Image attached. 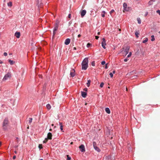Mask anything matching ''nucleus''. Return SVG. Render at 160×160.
Here are the masks:
<instances>
[{
	"instance_id": "f257e3e1",
	"label": "nucleus",
	"mask_w": 160,
	"mask_h": 160,
	"mask_svg": "<svg viewBox=\"0 0 160 160\" xmlns=\"http://www.w3.org/2000/svg\"><path fill=\"white\" fill-rule=\"evenodd\" d=\"M88 58H85L83 60L82 63V70H86L88 67Z\"/></svg>"
},
{
	"instance_id": "f03ea898",
	"label": "nucleus",
	"mask_w": 160,
	"mask_h": 160,
	"mask_svg": "<svg viewBox=\"0 0 160 160\" xmlns=\"http://www.w3.org/2000/svg\"><path fill=\"white\" fill-rule=\"evenodd\" d=\"M8 124V121L7 118H5L3 122L2 127L3 129H6L7 128V126Z\"/></svg>"
},
{
	"instance_id": "7ed1b4c3",
	"label": "nucleus",
	"mask_w": 160,
	"mask_h": 160,
	"mask_svg": "<svg viewBox=\"0 0 160 160\" xmlns=\"http://www.w3.org/2000/svg\"><path fill=\"white\" fill-rule=\"evenodd\" d=\"M11 77V74L10 72H8L5 75L3 79V80H6L8 78H10Z\"/></svg>"
},
{
	"instance_id": "20e7f679",
	"label": "nucleus",
	"mask_w": 160,
	"mask_h": 160,
	"mask_svg": "<svg viewBox=\"0 0 160 160\" xmlns=\"http://www.w3.org/2000/svg\"><path fill=\"white\" fill-rule=\"evenodd\" d=\"M79 148L80 149V151L82 152H85V149L84 146L82 144L79 147Z\"/></svg>"
},
{
	"instance_id": "39448f33",
	"label": "nucleus",
	"mask_w": 160,
	"mask_h": 160,
	"mask_svg": "<svg viewBox=\"0 0 160 160\" xmlns=\"http://www.w3.org/2000/svg\"><path fill=\"white\" fill-rule=\"evenodd\" d=\"M58 25L57 24H56L53 30V36L55 35L56 33V32L57 31L58 28Z\"/></svg>"
},
{
	"instance_id": "423d86ee",
	"label": "nucleus",
	"mask_w": 160,
	"mask_h": 160,
	"mask_svg": "<svg viewBox=\"0 0 160 160\" xmlns=\"http://www.w3.org/2000/svg\"><path fill=\"white\" fill-rule=\"evenodd\" d=\"M106 45V40L105 39L103 38H102V46L103 48H106V47L105 46Z\"/></svg>"
},
{
	"instance_id": "0eeeda50",
	"label": "nucleus",
	"mask_w": 160,
	"mask_h": 160,
	"mask_svg": "<svg viewBox=\"0 0 160 160\" xmlns=\"http://www.w3.org/2000/svg\"><path fill=\"white\" fill-rule=\"evenodd\" d=\"M93 145L95 150L98 152H100V150L99 148L96 146V143L95 142H93Z\"/></svg>"
},
{
	"instance_id": "6e6552de",
	"label": "nucleus",
	"mask_w": 160,
	"mask_h": 160,
	"mask_svg": "<svg viewBox=\"0 0 160 160\" xmlns=\"http://www.w3.org/2000/svg\"><path fill=\"white\" fill-rule=\"evenodd\" d=\"M75 70L74 69H72L71 71L70 75L72 77H73L75 76Z\"/></svg>"
},
{
	"instance_id": "1a4fd4ad",
	"label": "nucleus",
	"mask_w": 160,
	"mask_h": 160,
	"mask_svg": "<svg viewBox=\"0 0 160 160\" xmlns=\"http://www.w3.org/2000/svg\"><path fill=\"white\" fill-rule=\"evenodd\" d=\"M127 4L126 3H124L123 4V7L124 8V10L127 11H128V8H127Z\"/></svg>"
},
{
	"instance_id": "9d476101",
	"label": "nucleus",
	"mask_w": 160,
	"mask_h": 160,
	"mask_svg": "<svg viewBox=\"0 0 160 160\" xmlns=\"http://www.w3.org/2000/svg\"><path fill=\"white\" fill-rule=\"evenodd\" d=\"M70 42V39L69 38H67L65 40L64 44L66 45L69 44Z\"/></svg>"
},
{
	"instance_id": "9b49d317",
	"label": "nucleus",
	"mask_w": 160,
	"mask_h": 160,
	"mask_svg": "<svg viewBox=\"0 0 160 160\" xmlns=\"http://www.w3.org/2000/svg\"><path fill=\"white\" fill-rule=\"evenodd\" d=\"M86 11L85 10H82L81 12V15L82 17H83L86 14Z\"/></svg>"
},
{
	"instance_id": "f8f14e48",
	"label": "nucleus",
	"mask_w": 160,
	"mask_h": 160,
	"mask_svg": "<svg viewBox=\"0 0 160 160\" xmlns=\"http://www.w3.org/2000/svg\"><path fill=\"white\" fill-rule=\"evenodd\" d=\"M52 133L51 132H48L47 135V138L48 139H52Z\"/></svg>"
},
{
	"instance_id": "ddd939ff",
	"label": "nucleus",
	"mask_w": 160,
	"mask_h": 160,
	"mask_svg": "<svg viewBox=\"0 0 160 160\" xmlns=\"http://www.w3.org/2000/svg\"><path fill=\"white\" fill-rule=\"evenodd\" d=\"M81 93L82 96V97H83V98H84L86 97V96H87L86 92L81 91Z\"/></svg>"
},
{
	"instance_id": "4468645a",
	"label": "nucleus",
	"mask_w": 160,
	"mask_h": 160,
	"mask_svg": "<svg viewBox=\"0 0 160 160\" xmlns=\"http://www.w3.org/2000/svg\"><path fill=\"white\" fill-rule=\"evenodd\" d=\"M15 36L18 38H19L20 36V33L19 32H17L15 34Z\"/></svg>"
},
{
	"instance_id": "2eb2a0df",
	"label": "nucleus",
	"mask_w": 160,
	"mask_h": 160,
	"mask_svg": "<svg viewBox=\"0 0 160 160\" xmlns=\"http://www.w3.org/2000/svg\"><path fill=\"white\" fill-rule=\"evenodd\" d=\"M129 46H127L126 47V48L125 50V52H126V55L129 52Z\"/></svg>"
},
{
	"instance_id": "dca6fc26",
	"label": "nucleus",
	"mask_w": 160,
	"mask_h": 160,
	"mask_svg": "<svg viewBox=\"0 0 160 160\" xmlns=\"http://www.w3.org/2000/svg\"><path fill=\"white\" fill-rule=\"evenodd\" d=\"M105 111L108 114H110V110L108 108H105Z\"/></svg>"
},
{
	"instance_id": "f3484780",
	"label": "nucleus",
	"mask_w": 160,
	"mask_h": 160,
	"mask_svg": "<svg viewBox=\"0 0 160 160\" xmlns=\"http://www.w3.org/2000/svg\"><path fill=\"white\" fill-rule=\"evenodd\" d=\"M155 0H150V1L148 2V4L149 5H152L153 4V2H155Z\"/></svg>"
},
{
	"instance_id": "a211bd4d",
	"label": "nucleus",
	"mask_w": 160,
	"mask_h": 160,
	"mask_svg": "<svg viewBox=\"0 0 160 160\" xmlns=\"http://www.w3.org/2000/svg\"><path fill=\"white\" fill-rule=\"evenodd\" d=\"M59 125L60 126V129L61 131L63 130V126L62 124V123L59 122Z\"/></svg>"
},
{
	"instance_id": "6ab92c4d",
	"label": "nucleus",
	"mask_w": 160,
	"mask_h": 160,
	"mask_svg": "<svg viewBox=\"0 0 160 160\" xmlns=\"http://www.w3.org/2000/svg\"><path fill=\"white\" fill-rule=\"evenodd\" d=\"M8 61L10 64L11 65L13 64L14 63V62L11 60H8Z\"/></svg>"
},
{
	"instance_id": "aec40b11",
	"label": "nucleus",
	"mask_w": 160,
	"mask_h": 160,
	"mask_svg": "<svg viewBox=\"0 0 160 160\" xmlns=\"http://www.w3.org/2000/svg\"><path fill=\"white\" fill-rule=\"evenodd\" d=\"M91 83V80H89L88 81V82L87 83V86L88 87H89L90 85V84Z\"/></svg>"
},
{
	"instance_id": "412c9836",
	"label": "nucleus",
	"mask_w": 160,
	"mask_h": 160,
	"mask_svg": "<svg viewBox=\"0 0 160 160\" xmlns=\"http://www.w3.org/2000/svg\"><path fill=\"white\" fill-rule=\"evenodd\" d=\"M46 107H47V108L48 110H49L51 108V106L49 104L47 105Z\"/></svg>"
},
{
	"instance_id": "4be33fe9",
	"label": "nucleus",
	"mask_w": 160,
	"mask_h": 160,
	"mask_svg": "<svg viewBox=\"0 0 160 160\" xmlns=\"http://www.w3.org/2000/svg\"><path fill=\"white\" fill-rule=\"evenodd\" d=\"M105 12L104 11H102V12L101 16L102 17H105Z\"/></svg>"
},
{
	"instance_id": "5701e85b",
	"label": "nucleus",
	"mask_w": 160,
	"mask_h": 160,
	"mask_svg": "<svg viewBox=\"0 0 160 160\" xmlns=\"http://www.w3.org/2000/svg\"><path fill=\"white\" fill-rule=\"evenodd\" d=\"M8 6L11 7L12 6V3L11 2H10L8 3Z\"/></svg>"
},
{
	"instance_id": "b1692460",
	"label": "nucleus",
	"mask_w": 160,
	"mask_h": 160,
	"mask_svg": "<svg viewBox=\"0 0 160 160\" xmlns=\"http://www.w3.org/2000/svg\"><path fill=\"white\" fill-rule=\"evenodd\" d=\"M32 118H29V125H30L31 123L32 122Z\"/></svg>"
},
{
	"instance_id": "393cba45",
	"label": "nucleus",
	"mask_w": 160,
	"mask_h": 160,
	"mask_svg": "<svg viewBox=\"0 0 160 160\" xmlns=\"http://www.w3.org/2000/svg\"><path fill=\"white\" fill-rule=\"evenodd\" d=\"M103 160H110L109 158L108 157H106L105 158H104Z\"/></svg>"
},
{
	"instance_id": "a878e982",
	"label": "nucleus",
	"mask_w": 160,
	"mask_h": 160,
	"mask_svg": "<svg viewBox=\"0 0 160 160\" xmlns=\"http://www.w3.org/2000/svg\"><path fill=\"white\" fill-rule=\"evenodd\" d=\"M137 21H138V23L139 24H140L141 23V20L140 18H137Z\"/></svg>"
},
{
	"instance_id": "bb28decb",
	"label": "nucleus",
	"mask_w": 160,
	"mask_h": 160,
	"mask_svg": "<svg viewBox=\"0 0 160 160\" xmlns=\"http://www.w3.org/2000/svg\"><path fill=\"white\" fill-rule=\"evenodd\" d=\"M155 40L154 37V35H152L151 36V40L152 41H153Z\"/></svg>"
},
{
	"instance_id": "cd10ccee",
	"label": "nucleus",
	"mask_w": 160,
	"mask_h": 160,
	"mask_svg": "<svg viewBox=\"0 0 160 160\" xmlns=\"http://www.w3.org/2000/svg\"><path fill=\"white\" fill-rule=\"evenodd\" d=\"M139 34V33L137 32H135V35L136 36V37H137V38H138V35Z\"/></svg>"
},
{
	"instance_id": "c85d7f7f",
	"label": "nucleus",
	"mask_w": 160,
	"mask_h": 160,
	"mask_svg": "<svg viewBox=\"0 0 160 160\" xmlns=\"http://www.w3.org/2000/svg\"><path fill=\"white\" fill-rule=\"evenodd\" d=\"M148 41V39L147 38H145V40H143L142 42L143 43H145V42H147Z\"/></svg>"
},
{
	"instance_id": "c756f323",
	"label": "nucleus",
	"mask_w": 160,
	"mask_h": 160,
	"mask_svg": "<svg viewBox=\"0 0 160 160\" xmlns=\"http://www.w3.org/2000/svg\"><path fill=\"white\" fill-rule=\"evenodd\" d=\"M67 160H70L71 159V158L69 156V155H67Z\"/></svg>"
},
{
	"instance_id": "7c9ffc66",
	"label": "nucleus",
	"mask_w": 160,
	"mask_h": 160,
	"mask_svg": "<svg viewBox=\"0 0 160 160\" xmlns=\"http://www.w3.org/2000/svg\"><path fill=\"white\" fill-rule=\"evenodd\" d=\"M38 147L40 149H42V145L41 144H39L38 146Z\"/></svg>"
},
{
	"instance_id": "2f4dec72",
	"label": "nucleus",
	"mask_w": 160,
	"mask_h": 160,
	"mask_svg": "<svg viewBox=\"0 0 160 160\" xmlns=\"http://www.w3.org/2000/svg\"><path fill=\"white\" fill-rule=\"evenodd\" d=\"M48 138H46L43 141V143H46L48 141Z\"/></svg>"
},
{
	"instance_id": "473e14b6",
	"label": "nucleus",
	"mask_w": 160,
	"mask_h": 160,
	"mask_svg": "<svg viewBox=\"0 0 160 160\" xmlns=\"http://www.w3.org/2000/svg\"><path fill=\"white\" fill-rule=\"evenodd\" d=\"M104 84L103 82H102L100 85V87L101 88H102L103 87Z\"/></svg>"
},
{
	"instance_id": "72a5a7b5",
	"label": "nucleus",
	"mask_w": 160,
	"mask_h": 160,
	"mask_svg": "<svg viewBox=\"0 0 160 160\" xmlns=\"http://www.w3.org/2000/svg\"><path fill=\"white\" fill-rule=\"evenodd\" d=\"M131 54H132L131 52H130L129 54L128 55L127 57L128 58H129V57H130L131 55Z\"/></svg>"
},
{
	"instance_id": "f704fd0d",
	"label": "nucleus",
	"mask_w": 160,
	"mask_h": 160,
	"mask_svg": "<svg viewBox=\"0 0 160 160\" xmlns=\"http://www.w3.org/2000/svg\"><path fill=\"white\" fill-rule=\"evenodd\" d=\"M109 75L111 78L113 76V74L112 72H110L109 74Z\"/></svg>"
},
{
	"instance_id": "c9c22d12",
	"label": "nucleus",
	"mask_w": 160,
	"mask_h": 160,
	"mask_svg": "<svg viewBox=\"0 0 160 160\" xmlns=\"http://www.w3.org/2000/svg\"><path fill=\"white\" fill-rule=\"evenodd\" d=\"M92 65L93 66H95V63L94 61H93L92 62Z\"/></svg>"
},
{
	"instance_id": "e433bc0d",
	"label": "nucleus",
	"mask_w": 160,
	"mask_h": 160,
	"mask_svg": "<svg viewBox=\"0 0 160 160\" xmlns=\"http://www.w3.org/2000/svg\"><path fill=\"white\" fill-rule=\"evenodd\" d=\"M91 45L90 43H88L87 45V46L88 48H89L90 46Z\"/></svg>"
},
{
	"instance_id": "4c0bfd02",
	"label": "nucleus",
	"mask_w": 160,
	"mask_h": 160,
	"mask_svg": "<svg viewBox=\"0 0 160 160\" xmlns=\"http://www.w3.org/2000/svg\"><path fill=\"white\" fill-rule=\"evenodd\" d=\"M105 64V62L104 61H103L101 62V64L102 65H104Z\"/></svg>"
},
{
	"instance_id": "58836bf2",
	"label": "nucleus",
	"mask_w": 160,
	"mask_h": 160,
	"mask_svg": "<svg viewBox=\"0 0 160 160\" xmlns=\"http://www.w3.org/2000/svg\"><path fill=\"white\" fill-rule=\"evenodd\" d=\"M157 13H158L159 15H160V10H158L156 11Z\"/></svg>"
},
{
	"instance_id": "ea45409f",
	"label": "nucleus",
	"mask_w": 160,
	"mask_h": 160,
	"mask_svg": "<svg viewBox=\"0 0 160 160\" xmlns=\"http://www.w3.org/2000/svg\"><path fill=\"white\" fill-rule=\"evenodd\" d=\"M114 10H113V9L112 10L110 11V14H112V13L113 12H114Z\"/></svg>"
},
{
	"instance_id": "a19ab883",
	"label": "nucleus",
	"mask_w": 160,
	"mask_h": 160,
	"mask_svg": "<svg viewBox=\"0 0 160 160\" xmlns=\"http://www.w3.org/2000/svg\"><path fill=\"white\" fill-rule=\"evenodd\" d=\"M3 55L4 56H6L8 54L6 52H5L3 53Z\"/></svg>"
},
{
	"instance_id": "79ce46f5",
	"label": "nucleus",
	"mask_w": 160,
	"mask_h": 160,
	"mask_svg": "<svg viewBox=\"0 0 160 160\" xmlns=\"http://www.w3.org/2000/svg\"><path fill=\"white\" fill-rule=\"evenodd\" d=\"M88 89L87 88H84L83 89V91H85L86 92L87 91Z\"/></svg>"
},
{
	"instance_id": "37998d69",
	"label": "nucleus",
	"mask_w": 160,
	"mask_h": 160,
	"mask_svg": "<svg viewBox=\"0 0 160 160\" xmlns=\"http://www.w3.org/2000/svg\"><path fill=\"white\" fill-rule=\"evenodd\" d=\"M68 18H71V14H69L68 15Z\"/></svg>"
},
{
	"instance_id": "c03bdc74",
	"label": "nucleus",
	"mask_w": 160,
	"mask_h": 160,
	"mask_svg": "<svg viewBox=\"0 0 160 160\" xmlns=\"http://www.w3.org/2000/svg\"><path fill=\"white\" fill-rule=\"evenodd\" d=\"M108 64V63H107L105 64V68L106 69H107L108 68V66H107Z\"/></svg>"
},
{
	"instance_id": "a18cd8bd",
	"label": "nucleus",
	"mask_w": 160,
	"mask_h": 160,
	"mask_svg": "<svg viewBox=\"0 0 160 160\" xmlns=\"http://www.w3.org/2000/svg\"><path fill=\"white\" fill-rule=\"evenodd\" d=\"M128 59L127 58H125L124 59V61L125 62H126L128 61Z\"/></svg>"
},
{
	"instance_id": "49530a36",
	"label": "nucleus",
	"mask_w": 160,
	"mask_h": 160,
	"mask_svg": "<svg viewBox=\"0 0 160 160\" xmlns=\"http://www.w3.org/2000/svg\"><path fill=\"white\" fill-rule=\"evenodd\" d=\"M99 38V37H98V36H95V38L96 39H98Z\"/></svg>"
},
{
	"instance_id": "de8ad7c7",
	"label": "nucleus",
	"mask_w": 160,
	"mask_h": 160,
	"mask_svg": "<svg viewBox=\"0 0 160 160\" xmlns=\"http://www.w3.org/2000/svg\"><path fill=\"white\" fill-rule=\"evenodd\" d=\"M16 158V156H14L13 157V159H14Z\"/></svg>"
},
{
	"instance_id": "09e8293b",
	"label": "nucleus",
	"mask_w": 160,
	"mask_h": 160,
	"mask_svg": "<svg viewBox=\"0 0 160 160\" xmlns=\"http://www.w3.org/2000/svg\"><path fill=\"white\" fill-rule=\"evenodd\" d=\"M115 72V70H113L112 71V72L113 74H114Z\"/></svg>"
},
{
	"instance_id": "8fccbe9b",
	"label": "nucleus",
	"mask_w": 160,
	"mask_h": 160,
	"mask_svg": "<svg viewBox=\"0 0 160 160\" xmlns=\"http://www.w3.org/2000/svg\"><path fill=\"white\" fill-rule=\"evenodd\" d=\"M3 63V62L0 60V64H2Z\"/></svg>"
},
{
	"instance_id": "3c124183",
	"label": "nucleus",
	"mask_w": 160,
	"mask_h": 160,
	"mask_svg": "<svg viewBox=\"0 0 160 160\" xmlns=\"http://www.w3.org/2000/svg\"><path fill=\"white\" fill-rule=\"evenodd\" d=\"M81 36V35L80 34H79L78 35V37L79 38Z\"/></svg>"
},
{
	"instance_id": "603ef678",
	"label": "nucleus",
	"mask_w": 160,
	"mask_h": 160,
	"mask_svg": "<svg viewBox=\"0 0 160 160\" xmlns=\"http://www.w3.org/2000/svg\"><path fill=\"white\" fill-rule=\"evenodd\" d=\"M97 34L98 35H99L100 34V32H98Z\"/></svg>"
},
{
	"instance_id": "864d4df0",
	"label": "nucleus",
	"mask_w": 160,
	"mask_h": 160,
	"mask_svg": "<svg viewBox=\"0 0 160 160\" xmlns=\"http://www.w3.org/2000/svg\"><path fill=\"white\" fill-rule=\"evenodd\" d=\"M73 49L74 50H76V47H74L73 48Z\"/></svg>"
},
{
	"instance_id": "5fc2aeb1",
	"label": "nucleus",
	"mask_w": 160,
	"mask_h": 160,
	"mask_svg": "<svg viewBox=\"0 0 160 160\" xmlns=\"http://www.w3.org/2000/svg\"><path fill=\"white\" fill-rule=\"evenodd\" d=\"M2 144V142H0V146Z\"/></svg>"
},
{
	"instance_id": "6e6d98bb",
	"label": "nucleus",
	"mask_w": 160,
	"mask_h": 160,
	"mask_svg": "<svg viewBox=\"0 0 160 160\" xmlns=\"http://www.w3.org/2000/svg\"><path fill=\"white\" fill-rule=\"evenodd\" d=\"M49 131H52V129L50 128L49 129Z\"/></svg>"
},
{
	"instance_id": "4d7b16f0",
	"label": "nucleus",
	"mask_w": 160,
	"mask_h": 160,
	"mask_svg": "<svg viewBox=\"0 0 160 160\" xmlns=\"http://www.w3.org/2000/svg\"><path fill=\"white\" fill-rule=\"evenodd\" d=\"M14 152L15 153H17V152L16 151H14Z\"/></svg>"
},
{
	"instance_id": "13d9d810",
	"label": "nucleus",
	"mask_w": 160,
	"mask_h": 160,
	"mask_svg": "<svg viewBox=\"0 0 160 160\" xmlns=\"http://www.w3.org/2000/svg\"><path fill=\"white\" fill-rule=\"evenodd\" d=\"M73 144V142H71V143H70L71 144Z\"/></svg>"
},
{
	"instance_id": "bf43d9fd",
	"label": "nucleus",
	"mask_w": 160,
	"mask_h": 160,
	"mask_svg": "<svg viewBox=\"0 0 160 160\" xmlns=\"http://www.w3.org/2000/svg\"><path fill=\"white\" fill-rule=\"evenodd\" d=\"M42 76H41V75H40V77L42 78Z\"/></svg>"
},
{
	"instance_id": "052dcab7",
	"label": "nucleus",
	"mask_w": 160,
	"mask_h": 160,
	"mask_svg": "<svg viewBox=\"0 0 160 160\" xmlns=\"http://www.w3.org/2000/svg\"><path fill=\"white\" fill-rule=\"evenodd\" d=\"M119 31H121V29H119Z\"/></svg>"
},
{
	"instance_id": "680f3d73",
	"label": "nucleus",
	"mask_w": 160,
	"mask_h": 160,
	"mask_svg": "<svg viewBox=\"0 0 160 160\" xmlns=\"http://www.w3.org/2000/svg\"><path fill=\"white\" fill-rule=\"evenodd\" d=\"M53 125H54V124H52V126H53Z\"/></svg>"
},
{
	"instance_id": "e2e57ef3",
	"label": "nucleus",
	"mask_w": 160,
	"mask_h": 160,
	"mask_svg": "<svg viewBox=\"0 0 160 160\" xmlns=\"http://www.w3.org/2000/svg\"><path fill=\"white\" fill-rule=\"evenodd\" d=\"M126 90L127 91H128V89L127 88H126Z\"/></svg>"
},
{
	"instance_id": "0e129e2a",
	"label": "nucleus",
	"mask_w": 160,
	"mask_h": 160,
	"mask_svg": "<svg viewBox=\"0 0 160 160\" xmlns=\"http://www.w3.org/2000/svg\"><path fill=\"white\" fill-rule=\"evenodd\" d=\"M16 139H17V140H18V138H17Z\"/></svg>"
},
{
	"instance_id": "69168bd1",
	"label": "nucleus",
	"mask_w": 160,
	"mask_h": 160,
	"mask_svg": "<svg viewBox=\"0 0 160 160\" xmlns=\"http://www.w3.org/2000/svg\"><path fill=\"white\" fill-rule=\"evenodd\" d=\"M29 128V126H28V127L27 128Z\"/></svg>"
},
{
	"instance_id": "338daca9",
	"label": "nucleus",
	"mask_w": 160,
	"mask_h": 160,
	"mask_svg": "<svg viewBox=\"0 0 160 160\" xmlns=\"http://www.w3.org/2000/svg\"><path fill=\"white\" fill-rule=\"evenodd\" d=\"M159 33L160 34V31L159 32Z\"/></svg>"
},
{
	"instance_id": "774afa93",
	"label": "nucleus",
	"mask_w": 160,
	"mask_h": 160,
	"mask_svg": "<svg viewBox=\"0 0 160 160\" xmlns=\"http://www.w3.org/2000/svg\"><path fill=\"white\" fill-rule=\"evenodd\" d=\"M146 15H147V14H146Z\"/></svg>"
}]
</instances>
